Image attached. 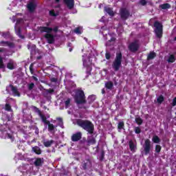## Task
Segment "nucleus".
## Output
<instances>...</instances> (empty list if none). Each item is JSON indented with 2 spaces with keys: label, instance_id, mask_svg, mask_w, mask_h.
I'll return each instance as SVG.
<instances>
[{
  "label": "nucleus",
  "instance_id": "nucleus-1",
  "mask_svg": "<svg viewBox=\"0 0 176 176\" xmlns=\"http://www.w3.org/2000/svg\"><path fill=\"white\" fill-rule=\"evenodd\" d=\"M76 124L85 130L88 134H94V124L88 120L78 119Z\"/></svg>",
  "mask_w": 176,
  "mask_h": 176
},
{
  "label": "nucleus",
  "instance_id": "nucleus-2",
  "mask_svg": "<svg viewBox=\"0 0 176 176\" xmlns=\"http://www.w3.org/2000/svg\"><path fill=\"white\" fill-rule=\"evenodd\" d=\"M123 60V54L122 52H117L116 54V58L112 63V68L116 72H118L119 69H120V67H122V61Z\"/></svg>",
  "mask_w": 176,
  "mask_h": 176
},
{
  "label": "nucleus",
  "instance_id": "nucleus-3",
  "mask_svg": "<svg viewBox=\"0 0 176 176\" xmlns=\"http://www.w3.org/2000/svg\"><path fill=\"white\" fill-rule=\"evenodd\" d=\"M74 101L77 105H82L86 104V96L83 90H78L74 96Z\"/></svg>",
  "mask_w": 176,
  "mask_h": 176
},
{
  "label": "nucleus",
  "instance_id": "nucleus-4",
  "mask_svg": "<svg viewBox=\"0 0 176 176\" xmlns=\"http://www.w3.org/2000/svg\"><path fill=\"white\" fill-rule=\"evenodd\" d=\"M153 27L155 28V36L159 39L163 38V24L159 21H155L153 23Z\"/></svg>",
  "mask_w": 176,
  "mask_h": 176
},
{
  "label": "nucleus",
  "instance_id": "nucleus-5",
  "mask_svg": "<svg viewBox=\"0 0 176 176\" xmlns=\"http://www.w3.org/2000/svg\"><path fill=\"white\" fill-rule=\"evenodd\" d=\"M128 49L129 52L132 53H135V52H138L140 49V44L138 43V41L135 40L134 41L129 43L128 45Z\"/></svg>",
  "mask_w": 176,
  "mask_h": 176
},
{
  "label": "nucleus",
  "instance_id": "nucleus-6",
  "mask_svg": "<svg viewBox=\"0 0 176 176\" xmlns=\"http://www.w3.org/2000/svg\"><path fill=\"white\" fill-rule=\"evenodd\" d=\"M144 155H149L151 153V149H152V144L149 139H146L144 144L143 146Z\"/></svg>",
  "mask_w": 176,
  "mask_h": 176
},
{
  "label": "nucleus",
  "instance_id": "nucleus-7",
  "mask_svg": "<svg viewBox=\"0 0 176 176\" xmlns=\"http://www.w3.org/2000/svg\"><path fill=\"white\" fill-rule=\"evenodd\" d=\"M120 14L122 20H127L130 17V11L126 8H121L120 11Z\"/></svg>",
  "mask_w": 176,
  "mask_h": 176
},
{
  "label": "nucleus",
  "instance_id": "nucleus-8",
  "mask_svg": "<svg viewBox=\"0 0 176 176\" xmlns=\"http://www.w3.org/2000/svg\"><path fill=\"white\" fill-rule=\"evenodd\" d=\"M71 140L73 142H78L82 140V132L78 131L72 135Z\"/></svg>",
  "mask_w": 176,
  "mask_h": 176
},
{
  "label": "nucleus",
  "instance_id": "nucleus-9",
  "mask_svg": "<svg viewBox=\"0 0 176 176\" xmlns=\"http://www.w3.org/2000/svg\"><path fill=\"white\" fill-rule=\"evenodd\" d=\"M38 30L41 34H43V32H46V34H52L53 32V28L47 26H41L38 28Z\"/></svg>",
  "mask_w": 176,
  "mask_h": 176
},
{
  "label": "nucleus",
  "instance_id": "nucleus-10",
  "mask_svg": "<svg viewBox=\"0 0 176 176\" xmlns=\"http://www.w3.org/2000/svg\"><path fill=\"white\" fill-rule=\"evenodd\" d=\"M9 87H10L11 91L12 92L14 97H20L21 94L19 91V89H17V87H15L13 85L10 84L9 85Z\"/></svg>",
  "mask_w": 176,
  "mask_h": 176
},
{
  "label": "nucleus",
  "instance_id": "nucleus-11",
  "mask_svg": "<svg viewBox=\"0 0 176 176\" xmlns=\"http://www.w3.org/2000/svg\"><path fill=\"white\" fill-rule=\"evenodd\" d=\"M28 50L30 52L31 56L35 55L36 53V45L35 44L29 43L27 45Z\"/></svg>",
  "mask_w": 176,
  "mask_h": 176
},
{
  "label": "nucleus",
  "instance_id": "nucleus-12",
  "mask_svg": "<svg viewBox=\"0 0 176 176\" xmlns=\"http://www.w3.org/2000/svg\"><path fill=\"white\" fill-rule=\"evenodd\" d=\"M44 38L47 39V43L53 45L54 43V36L52 34H45Z\"/></svg>",
  "mask_w": 176,
  "mask_h": 176
},
{
  "label": "nucleus",
  "instance_id": "nucleus-13",
  "mask_svg": "<svg viewBox=\"0 0 176 176\" xmlns=\"http://www.w3.org/2000/svg\"><path fill=\"white\" fill-rule=\"evenodd\" d=\"M27 8L30 13H34V12H35V9H36V3L34 1H30L28 3Z\"/></svg>",
  "mask_w": 176,
  "mask_h": 176
},
{
  "label": "nucleus",
  "instance_id": "nucleus-14",
  "mask_svg": "<svg viewBox=\"0 0 176 176\" xmlns=\"http://www.w3.org/2000/svg\"><path fill=\"white\" fill-rule=\"evenodd\" d=\"M63 2L68 9H74V6H75V0H63Z\"/></svg>",
  "mask_w": 176,
  "mask_h": 176
},
{
  "label": "nucleus",
  "instance_id": "nucleus-15",
  "mask_svg": "<svg viewBox=\"0 0 176 176\" xmlns=\"http://www.w3.org/2000/svg\"><path fill=\"white\" fill-rule=\"evenodd\" d=\"M96 142H97V140H96V138L93 136H89L87 138V144L88 146H90V145L96 144Z\"/></svg>",
  "mask_w": 176,
  "mask_h": 176
},
{
  "label": "nucleus",
  "instance_id": "nucleus-16",
  "mask_svg": "<svg viewBox=\"0 0 176 176\" xmlns=\"http://www.w3.org/2000/svg\"><path fill=\"white\" fill-rule=\"evenodd\" d=\"M36 167H41L43 164V158H36L34 162Z\"/></svg>",
  "mask_w": 176,
  "mask_h": 176
},
{
  "label": "nucleus",
  "instance_id": "nucleus-17",
  "mask_svg": "<svg viewBox=\"0 0 176 176\" xmlns=\"http://www.w3.org/2000/svg\"><path fill=\"white\" fill-rule=\"evenodd\" d=\"M159 9H162V10H167V9H171V5H170L168 3L161 4L159 6Z\"/></svg>",
  "mask_w": 176,
  "mask_h": 176
},
{
  "label": "nucleus",
  "instance_id": "nucleus-18",
  "mask_svg": "<svg viewBox=\"0 0 176 176\" xmlns=\"http://www.w3.org/2000/svg\"><path fill=\"white\" fill-rule=\"evenodd\" d=\"M104 87L107 90H112L113 89V82L112 81H107L105 82Z\"/></svg>",
  "mask_w": 176,
  "mask_h": 176
},
{
  "label": "nucleus",
  "instance_id": "nucleus-19",
  "mask_svg": "<svg viewBox=\"0 0 176 176\" xmlns=\"http://www.w3.org/2000/svg\"><path fill=\"white\" fill-rule=\"evenodd\" d=\"M91 166V162H90V160H87L86 162L82 163V167L83 170H87V168Z\"/></svg>",
  "mask_w": 176,
  "mask_h": 176
},
{
  "label": "nucleus",
  "instance_id": "nucleus-20",
  "mask_svg": "<svg viewBox=\"0 0 176 176\" xmlns=\"http://www.w3.org/2000/svg\"><path fill=\"white\" fill-rule=\"evenodd\" d=\"M104 12L108 13L109 16H114L115 13H113V10L109 7H104Z\"/></svg>",
  "mask_w": 176,
  "mask_h": 176
},
{
  "label": "nucleus",
  "instance_id": "nucleus-21",
  "mask_svg": "<svg viewBox=\"0 0 176 176\" xmlns=\"http://www.w3.org/2000/svg\"><path fill=\"white\" fill-rule=\"evenodd\" d=\"M32 151L36 155H41L42 153V150H41V148L38 146L32 147Z\"/></svg>",
  "mask_w": 176,
  "mask_h": 176
},
{
  "label": "nucleus",
  "instance_id": "nucleus-22",
  "mask_svg": "<svg viewBox=\"0 0 176 176\" xmlns=\"http://www.w3.org/2000/svg\"><path fill=\"white\" fill-rule=\"evenodd\" d=\"M46 124H47L48 126V131H50V133H52V131H54V129L57 127L55 126L53 124L50 123V121Z\"/></svg>",
  "mask_w": 176,
  "mask_h": 176
},
{
  "label": "nucleus",
  "instance_id": "nucleus-23",
  "mask_svg": "<svg viewBox=\"0 0 176 176\" xmlns=\"http://www.w3.org/2000/svg\"><path fill=\"white\" fill-rule=\"evenodd\" d=\"M53 144H54V140H49L43 142V145L45 148H50Z\"/></svg>",
  "mask_w": 176,
  "mask_h": 176
},
{
  "label": "nucleus",
  "instance_id": "nucleus-24",
  "mask_svg": "<svg viewBox=\"0 0 176 176\" xmlns=\"http://www.w3.org/2000/svg\"><path fill=\"white\" fill-rule=\"evenodd\" d=\"M0 45H3V46H5V45H6L7 46H9V47H13L14 46L13 43H10L9 41H1L0 42Z\"/></svg>",
  "mask_w": 176,
  "mask_h": 176
},
{
  "label": "nucleus",
  "instance_id": "nucleus-25",
  "mask_svg": "<svg viewBox=\"0 0 176 176\" xmlns=\"http://www.w3.org/2000/svg\"><path fill=\"white\" fill-rule=\"evenodd\" d=\"M129 149L131 152H134V151H135V144L133 140L129 141Z\"/></svg>",
  "mask_w": 176,
  "mask_h": 176
},
{
  "label": "nucleus",
  "instance_id": "nucleus-26",
  "mask_svg": "<svg viewBox=\"0 0 176 176\" xmlns=\"http://www.w3.org/2000/svg\"><path fill=\"white\" fill-rule=\"evenodd\" d=\"M39 117L41 118L43 123H44V124H46L47 123H49V120H47V118H46L45 116V115H43L42 113L39 116Z\"/></svg>",
  "mask_w": 176,
  "mask_h": 176
},
{
  "label": "nucleus",
  "instance_id": "nucleus-27",
  "mask_svg": "<svg viewBox=\"0 0 176 176\" xmlns=\"http://www.w3.org/2000/svg\"><path fill=\"white\" fill-rule=\"evenodd\" d=\"M152 141L154 144H160V138L157 135H154L152 138Z\"/></svg>",
  "mask_w": 176,
  "mask_h": 176
},
{
  "label": "nucleus",
  "instance_id": "nucleus-28",
  "mask_svg": "<svg viewBox=\"0 0 176 176\" xmlns=\"http://www.w3.org/2000/svg\"><path fill=\"white\" fill-rule=\"evenodd\" d=\"M175 60H176L175 55L171 54L169 56L167 61L168 63H175Z\"/></svg>",
  "mask_w": 176,
  "mask_h": 176
},
{
  "label": "nucleus",
  "instance_id": "nucleus-29",
  "mask_svg": "<svg viewBox=\"0 0 176 176\" xmlns=\"http://www.w3.org/2000/svg\"><path fill=\"white\" fill-rule=\"evenodd\" d=\"M156 57V53L155 52H150L147 56V60H153Z\"/></svg>",
  "mask_w": 176,
  "mask_h": 176
},
{
  "label": "nucleus",
  "instance_id": "nucleus-30",
  "mask_svg": "<svg viewBox=\"0 0 176 176\" xmlns=\"http://www.w3.org/2000/svg\"><path fill=\"white\" fill-rule=\"evenodd\" d=\"M5 111L7 112H13V109H12V106L10 104L6 103L5 105Z\"/></svg>",
  "mask_w": 176,
  "mask_h": 176
},
{
  "label": "nucleus",
  "instance_id": "nucleus-31",
  "mask_svg": "<svg viewBox=\"0 0 176 176\" xmlns=\"http://www.w3.org/2000/svg\"><path fill=\"white\" fill-rule=\"evenodd\" d=\"M88 100H89L88 103L92 104V102H94V101H96V96L94 95L89 96L88 98Z\"/></svg>",
  "mask_w": 176,
  "mask_h": 176
},
{
  "label": "nucleus",
  "instance_id": "nucleus-32",
  "mask_svg": "<svg viewBox=\"0 0 176 176\" xmlns=\"http://www.w3.org/2000/svg\"><path fill=\"white\" fill-rule=\"evenodd\" d=\"M32 109H33V111L36 113H38V116L42 113V111H41L39 110V109L38 107H36V106H32Z\"/></svg>",
  "mask_w": 176,
  "mask_h": 176
},
{
  "label": "nucleus",
  "instance_id": "nucleus-33",
  "mask_svg": "<svg viewBox=\"0 0 176 176\" xmlns=\"http://www.w3.org/2000/svg\"><path fill=\"white\" fill-rule=\"evenodd\" d=\"M16 35L19 36L21 39H24V36L21 35V28H18L16 30Z\"/></svg>",
  "mask_w": 176,
  "mask_h": 176
},
{
  "label": "nucleus",
  "instance_id": "nucleus-34",
  "mask_svg": "<svg viewBox=\"0 0 176 176\" xmlns=\"http://www.w3.org/2000/svg\"><path fill=\"white\" fill-rule=\"evenodd\" d=\"M164 101V96L163 95H160L157 98V102L158 104H162Z\"/></svg>",
  "mask_w": 176,
  "mask_h": 176
},
{
  "label": "nucleus",
  "instance_id": "nucleus-35",
  "mask_svg": "<svg viewBox=\"0 0 176 176\" xmlns=\"http://www.w3.org/2000/svg\"><path fill=\"white\" fill-rule=\"evenodd\" d=\"M118 130H123L124 129V122H120L118 124Z\"/></svg>",
  "mask_w": 176,
  "mask_h": 176
},
{
  "label": "nucleus",
  "instance_id": "nucleus-36",
  "mask_svg": "<svg viewBox=\"0 0 176 176\" xmlns=\"http://www.w3.org/2000/svg\"><path fill=\"white\" fill-rule=\"evenodd\" d=\"M135 120L137 124H138L139 126H141V124H142V123H143V122H144V121L142 120V118H141L140 117L136 118L135 119Z\"/></svg>",
  "mask_w": 176,
  "mask_h": 176
},
{
  "label": "nucleus",
  "instance_id": "nucleus-37",
  "mask_svg": "<svg viewBox=\"0 0 176 176\" xmlns=\"http://www.w3.org/2000/svg\"><path fill=\"white\" fill-rule=\"evenodd\" d=\"M70 104H71V98H68L65 101V108H69Z\"/></svg>",
  "mask_w": 176,
  "mask_h": 176
},
{
  "label": "nucleus",
  "instance_id": "nucleus-38",
  "mask_svg": "<svg viewBox=\"0 0 176 176\" xmlns=\"http://www.w3.org/2000/svg\"><path fill=\"white\" fill-rule=\"evenodd\" d=\"M5 68V64L3 63V58L0 56V69Z\"/></svg>",
  "mask_w": 176,
  "mask_h": 176
},
{
  "label": "nucleus",
  "instance_id": "nucleus-39",
  "mask_svg": "<svg viewBox=\"0 0 176 176\" xmlns=\"http://www.w3.org/2000/svg\"><path fill=\"white\" fill-rule=\"evenodd\" d=\"M162 151V146L157 144L155 145V152L156 153H160Z\"/></svg>",
  "mask_w": 176,
  "mask_h": 176
},
{
  "label": "nucleus",
  "instance_id": "nucleus-40",
  "mask_svg": "<svg viewBox=\"0 0 176 176\" xmlns=\"http://www.w3.org/2000/svg\"><path fill=\"white\" fill-rule=\"evenodd\" d=\"M7 68L8 69H14V65L13 64V63H8V64H7Z\"/></svg>",
  "mask_w": 176,
  "mask_h": 176
},
{
  "label": "nucleus",
  "instance_id": "nucleus-41",
  "mask_svg": "<svg viewBox=\"0 0 176 176\" xmlns=\"http://www.w3.org/2000/svg\"><path fill=\"white\" fill-rule=\"evenodd\" d=\"M135 134H140L141 128H140L139 126L135 127Z\"/></svg>",
  "mask_w": 176,
  "mask_h": 176
},
{
  "label": "nucleus",
  "instance_id": "nucleus-42",
  "mask_svg": "<svg viewBox=\"0 0 176 176\" xmlns=\"http://www.w3.org/2000/svg\"><path fill=\"white\" fill-rule=\"evenodd\" d=\"M34 87H35V84H34V82H31L28 85V90H32Z\"/></svg>",
  "mask_w": 176,
  "mask_h": 176
},
{
  "label": "nucleus",
  "instance_id": "nucleus-43",
  "mask_svg": "<svg viewBox=\"0 0 176 176\" xmlns=\"http://www.w3.org/2000/svg\"><path fill=\"white\" fill-rule=\"evenodd\" d=\"M45 91H46L47 94H52V93H54V89H44Z\"/></svg>",
  "mask_w": 176,
  "mask_h": 176
},
{
  "label": "nucleus",
  "instance_id": "nucleus-44",
  "mask_svg": "<svg viewBox=\"0 0 176 176\" xmlns=\"http://www.w3.org/2000/svg\"><path fill=\"white\" fill-rule=\"evenodd\" d=\"M74 32L76 34H78V35H80V34H82V32H80V28H76L75 30H74Z\"/></svg>",
  "mask_w": 176,
  "mask_h": 176
},
{
  "label": "nucleus",
  "instance_id": "nucleus-45",
  "mask_svg": "<svg viewBox=\"0 0 176 176\" xmlns=\"http://www.w3.org/2000/svg\"><path fill=\"white\" fill-rule=\"evenodd\" d=\"M50 16H52V17H56V16H57V14L54 12V10H50Z\"/></svg>",
  "mask_w": 176,
  "mask_h": 176
},
{
  "label": "nucleus",
  "instance_id": "nucleus-46",
  "mask_svg": "<svg viewBox=\"0 0 176 176\" xmlns=\"http://www.w3.org/2000/svg\"><path fill=\"white\" fill-rule=\"evenodd\" d=\"M140 5H142V6H145V5L148 3V2L146 1V0H140Z\"/></svg>",
  "mask_w": 176,
  "mask_h": 176
},
{
  "label": "nucleus",
  "instance_id": "nucleus-47",
  "mask_svg": "<svg viewBox=\"0 0 176 176\" xmlns=\"http://www.w3.org/2000/svg\"><path fill=\"white\" fill-rule=\"evenodd\" d=\"M30 74H34V63L30 64Z\"/></svg>",
  "mask_w": 176,
  "mask_h": 176
},
{
  "label": "nucleus",
  "instance_id": "nucleus-48",
  "mask_svg": "<svg viewBox=\"0 0 176 176\" xmlns=\"http://www.w3.org/2000/svg\"><path fill=\"white\" fill-rule=\"evenodd\" d=\"M105 58H107V60H109L111 58V54L109 52H107L105 54Z\"/></svg>",
  "mask_w": 176,
  "mask_h": 176
},
{
  "label": "nucleus",
  "instance_id": "nucleus-49",
  "mask_svg": "<svg viewBox=\"0 0 176 176\" xmlns=\"http://www.w3.org/2000/svg\"><path fill=\"white\" fill-rule=\"evenodd\" d=\"M105 156V153L104 151L101 152V157H100V160H104V157Z\"/></svg>",
  "mask_w": 176,
  "mask_h": 176
},
{
  "label": "nucleus",
  "instance_id": "nucleus-50",
  "mask_svg": "<svg viewBox=\"0 0 176 176\" xmlns=\"http://www.w3.org/2000/svg\"><path fill=\"white\" fill-rule=\"evenodd\" d=\"M52 31H54V32H58V26H56L52 28Z\"/></svg>",
  "mask_w": 176,
  "mask_h": 176
},
{
  "label": "nucleus",
  "instance_id": "nucleus-51",
  "mask_svg": "<svg viewBox=\"0 0 176 176\" xmlns=\"http://www.w3.org/2000/svg\"><path fill=\"white\" fill-rule=\"evenodd\" d=\"M6 48L0 47V53H6Z\"/></svg>",
  "mask_w": 176,
  "mask_h": 176
},
{
  "label": "nucleus",
  "instance_id": "nucleus-52",
  "mask_svg": "<svg viewBox=\"0 0 176 176\" xmlns=\"http://www.w3.org/2000/svg\"><path fill=\"white\" fill-rule=\"evenodd\" d=\"M56 120H58V122H60V123H61L63 124V118H57Z\"/></svg>",
  "mask_w": 176,
  "mask_h": 176
},
{
  "label": "nucleus",
  "instance_id": "nucleus-53",
  "mask_svg": "<svg viewBox=\"0 0 176 176\" xmlns=\"http://www.w3.org/2000/svg\"><path fill=\"white\" fill-rule=\"evenodd\" d=\"M51 82H54L56 83V82H57V78H51Z\"/></svg>",
  "mask_w": 176,
  "mask_h": 176
},
{
  "label": "nucleus",
  "instance_id": "nucleus-54",
  "mask_svg": "<svg viewBox=\"0 0 176 176\" xmlns=\"http://www.w3.org/2000/svg\"><path fill=\"white\" fill-rule=\"evenodd\" d=\"M115 41H116V38H115V37H112V38L109 40V42H115Z\"/></svg>",
  "mask_w": 176,
  "mask_h": 176
},
{
  "label": "nucleus",
  "instance_id": "nucleus-55",
  "mask_svg": "<svg viewBox=\"0 0 176 176\" xmlns=\"http://www.w3.org/2000/svg\"><path fill=\"white\" fill-rule=\"evenodd\" d=\"M87 75H91V68L90 67L89 71H87Z\"/></svg>",
  "mask_w": 176,
  "mask_h": 176
},
{
  "label": "nucleus",
  "instance_id": "nucleus-56",
  "mask_svg": "<svg viewBox=\"0 0 176 176\" xmlns=\"http://www.w3.org/2000/svg\"><path fill=\"white\" fill-rule=\"evenodd\" d=\"M67 47H72V43L69 42L67 43Z\"/></svg>",
  "mask_w": 176,
  "mask_h": 176
},
{
  "label": "nucleus",
  "instance_id": "nucleus-57",
  "mask_svg": "<svg viewBox=\"0 0 176 176\" xmlns=\"http://www.w3.org/2000/svg\"><path fill=\"white\" fill-rule=\"evenodd\" d=\"M8 138H10V140H12L13 138V136H12V135H10V133H8Z\"/></svg>",
  "mask_w": 176,
  "mask_h": 176
},
{
  "label": "nucleus",
  "instance_id": "nucleus-58",
  "mask_svg": "<svg viewBox=\"0 0 176 176\" xmlns=\"http://www.w3.org/2000/svg\"><path fill=\"white\" fill-rule=\"evenodd\" d=\"M32 79H34V80H35V82H38V78H36L35 76H32Z\"/></svg>",
  "mask_w": 176,
  "mask_h": 176
},
{
  "label": "nucleus",
  "instance_id": "nucleus-59",
  "mask_svg": "<svg viewBox=\"0 0 176 176\" xmlns=\"http://www.w3.org/2000/svg\"><path fill=\"white\" fill-rule=\"evenodd\" d=\"M102 94H105V89H102Z\"/></svg>",
  "mask_w": 176,
  "mask_h": 176
},
{
  "label": "nucleus",
  "instance_id": "nucleus-60",
  "mask_svg": "<svg viewBox=\"0 0 176 176\" xmlns=\"http://www.w3.org/2000/svg\"><path fill=\"white\" fill-rule=\"evenodd\" d=\"M45 25H47V27H49V25H50V22L46 23Z\"/></svg>",
  "mask_w": 176,
  "mask_h": 176
},
{
  "label": "nucleus",
  "instance_id": "nucleus-61",
  "mask_svg": "<svg viewBox=\"0 0 176 176\" xmlns=\"http://www.w3.org/2000/svg\"><path fill=\"white\" fill-rule=\"evenodd\" d=\"M72 50H74V49L72 48V47H71L69 49V52H72Z\"/></svg>",
  "mask_w": 176,
  "mask_h": 176
},
{
  "label": "nucleus",
  "instance_id": "nucleus-62",
  "mask_svg": "<svg viewBox=\"0 0 176 176\" xmlns=\"http://www.w3.org/2000/svg\"><path fill=\"white\" fill-rule=\"evenodd\" d=\"M41 58H42V56H37V60H41Z\"/></svg>",
  "mask_w": 176,
  "mask_h": 176
},
{
  "label": "nucleus",
  "instance_id": "nucleus-63",
  "mask_svg": "<svg viewBox=\"0 0 176 176\" xmlns=\"http://www.w3.org/2000/svg\"><path fill=\"white\" fill-rule=\"evenodd\" d=\"M61 0H55V2L56 3H59V2Z\"/></svg>",
  "mask_w": 176,
  "mask_h": 176
},
{
  "label": "nucleus",
  "instance_id": "nucleus-64",
  "mask_svg": "<svg viewBox=\"0 0 176 176\" xmlns=\"http://www.w3.org/2000/svg\"><path fill=\"white\" fill-rule=\"evenodd\" d=\"M86 65V60H83V65Z\"/></svg>",
  "mask_w": 176,
  "mask_h": 176
}]
</instances>
